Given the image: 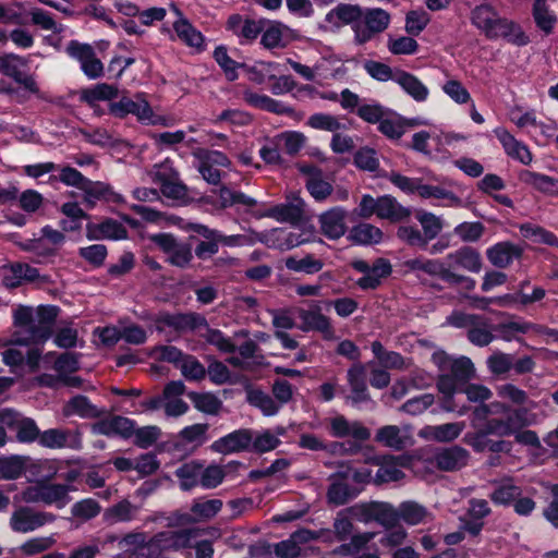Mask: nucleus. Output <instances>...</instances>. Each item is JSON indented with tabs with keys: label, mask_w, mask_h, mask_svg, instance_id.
<instances>
[{
	"label": "nucleus",
	"mask_w": 558,
	"mask_h": 558,
	"mask_svg": "<svg viewBox=\"0 0 558 558\" xmlns=\"http://www.w3.org/2000/svg\"><path fill=\"white\" fill-rule=\"evenodd\" d=\"M470 21L488 40L502 39L515 47H525L531 43L530 36L519 22L500 15L499 11L488 2L475 5L471 10Z\"/></svg>",
	"instance_id": "1"
},
{
	"label": "nucleus",
	"mask_w": 558,
	"mask_h": 558,
	"mask_svg": "<svg viewBox=\"0 0 558 558\" xmlns=\"http://www.w3.org/2000/svg\"><path fill=\"white\" fill-rule=\"evenodd\" d=\"M221 208H229L235 205H243L246 207V213L253 217L260 219L264 217L276 219L279 222L298 223L303 219L304 203L299 199L298 203H284L271 206L265 211L253 210L257 205V201L242 191H234L227 185H220L218 190Z\"/></svg>",
	"instance_id": "2"
},
{
	"label": "nucleus",
	"mask_w": 558,
	"mask_h": 558,
	"mask_svg": "<svg viewBox=\"0 0 558 558\" xmlns=\"http://www.w3.org/2000/svg\"><path fill=\"white\" fill-rule=\"evenodd\" d=\"M148 240L167 255L166 263L169 265L180 269L191 266L194 258L193 246L197 235L190 233L185 241H179L172 233L159 232L149 234Z\"/></svg>",
	"instance_id": "3"
},
{
	"label": "nucleus",
	"mask_w": 558,
	"mask_h": 558,
	"mask_svg": "<svg viewBox=\"0 0 558 558\" xmlns=\"http://www.w3.org/2000/svg\"><path fill=\"white\" fill-rule=\"evenodd\" d=\"M351 267L364 276L356 280V286L363 290H376L381 286L383 279H386L392 274V265L389 259L378 257L369 265L364 259H354L351 262Z\"/></svg>",
	"instance_id": "4"
},
{
	"label": "nucleus",
	"mask_w": 558,
	"mask_h": 558,
	"mask_svg": "<svg viewBox=\"0 0 558 558\" xmlns=\"http://www.w3.org/2000/svg\"><path fill=\"white\" fill-rule=\"evenodd\" d=\"M390 23V14L380 8H363L359 26L354 29V44L365 45L377 34L387 29Z\"/></svg>",
	"instance_id": "5"
},
{
	"label": "nucleus",
	"mask_w": 558,
	"mask_h": 558,
	"mask_svg": "<svg viewBox=\"0 0 558 558\" xmlns=\"http://www.w3.org/2000/svg\"><path fill=\"white\" fill-rule=\"evenodd\" d=\"M70 486L66 484H54L48 480L38 481L36 485L28 486L23 492V499L26 502H44L46 505L56 504L59 509L63 508L68 501Z\"/></svg>",
	"instance_id": "6"
},
{
	"label": "nucleus",
	"mask_w": 558,
	"mask_h": 558,
	"mask_svg": "<svg viewBox=\"0 0 558 558\" xmlns=\"http://www.w3.org/2000/svg\"><path fill=\"white\" fill-rule=\"evenodd\" d=\"M134 98L122 96L118 101L112 100L108 105V113L121 120L125 119L129 114H133L142 123L150 121L154 111L145 94L136 93Z\"/></svg>",
	"instance_id": "7"
},
{
	"label": "nucleus",
	"mask_w": 558,
	"mask_h": 558,
	"mask_svg": "<svg viewBox=\"0 0 558 558\" xmlns=\"http://www.w3.org/2000/svg\"><path fill=\"white\" fill-rule=\"evenodd\" d=\"M371 462L379 466L373 482L375 485L380 486L390 482L402 481L405 474L399 468H407L410 463V459L405 454L393 456L385 453L374 456Z\"/></svg>",
	"instance_id": "8"
},
{
	"label": "nucleus",
	"mask_w": 558,
	"mask_h": 558,
	"mask_svg": "<svg viewBox=\"0 0 558 558\" xmlns=\"http://www.w3.org/2000/svg\"><path fill=\"white\" fill-rule=\"evenodd\" d=\"M65 52L81 64V70L89 80H97L104 75V63L96 57L94 48L89 44L72 39L68 43Z\"/></svg>",
	"instance_id": "9"
},
{
	"label": "nucleus",
	"mask_w": 558,
	"mask_h": 558,
	"mask_svg": "<svg viewBox=\"0 0 558 558\" xmlns=\"http://www.w3.org/2000/svg\"><path fill=\"white\" fill-rule=\"evenodd\" d=\"M180 228L186 232L197 235L193 254L199 260H209L219 252V245L215 235V229L198 222H185Z\"/></svg>",
	"instance_id": "10"
},
{
	"label": "nucleus",
	"mask_w": 558,
	"mask_h": 558,
	"mask_svg": "<svg viewBox=\"0 0 558 558\" xmlns=\"http://www.w3.org/2000/svg\"><path fill=\"white\" fill-rule=\"evenodd\" d=\"M156 330L159 332L163 331V327H169L175 330L179 333H183L186 331H195L202 327H208V322L206 317L196 312H187V313H169L161 312L155 318Z\"/></svg>",
	"instance_id": "11"
},
{
	"label": "nucleus",
	"mask_w": 558,
	"mask_h": 558,
	"mask_svg": "<svg viewBox=\"0 0 558 558\" xmlns=\"http://www.w3.org/2000/svg\"><path fill=\"white\" fill-rule=\"evenodd\" d=\"M54 520L56 515L53 513L34 511L29 507H20L12 513L10 526L14 532L28 533Z\"/></svg>",
	"instance_id": "12"
},
{
	"label": "nucleus",
	"mask_w": 558,
	"mask_h": 558,
	"mask_svg": "<svg viewBox=\"0 0 558 558\" xmlns=\"http://www.w3.org/2000/svg\"><path fill=\"white\" fill-rule=\"evenodd\" d=\"M136 422L122 415H111L100 418L92 425V433L106 437L130 439L135 433Z\"/></svg>",
	"instance_id": "13"
},
{
	"label": "nucleus",
	"mask_w": 558,
	"mask_h": 558,
	"mask_svg": "<svg viewBox=\"0 0 558 558\" xmlns=\"http://www.w3.org/2000/svg\"><path fill=\"white\" fill-rule=\"evenodd\" d=\"M253 429L239 428L215 440L210 445V450L225 456L251 451Z\"/></svg>",
	"instance_id": "14"
},
{
	"label": "nucleus",
	"mask_w": 558,
	"mask_h": 558,
	"mask_svg": "<svg viewBox=\"0 0 558 558\" xmlns=\"http://www.w3.org/2000/svg\"><path fill=\"white\" fill-rule=\"evenodd\" d=\"M243 99L250 107L266 112L287 116L296 120H301L303 117L302 113L296 112L294 108L287 106L284 102L274 99L267 95L252 92L250 89L243 93Z\"/></svg>",
	"instance_id": "15"
},
{
	"label": "nucleus",
	"mask_w": 558,
	"mask_h": 558,
	"mask_svg": "<svg viewBox=\"0 0 558 558\" xmlns=\"http://www.w3.org/2000/svg\"><path fill=\"white\" fill-rule=\"evenodd\" d=\"M86 238L89 241L111 240L120 241L129 238L128 229L113 218H104L99 223L86 225Z\"/></svg>",
	"instance_id": "16"
},
{
	"label": "nucleus",
	"mask_w": 558,
	"mask_h": 558,
	"mask_svg": "<svg viewBox=\"0 0 558 558\" xmlns=\"http://www.w3.org/2000/svg\"><path fill=\"white\" fill-rule=\"evenodd\" d=\"M524 253L520 244L511 241H500L486 250L488 262L496 268H508L514 260L522 258Z\"/></svg>",
	"instance_id": "17"
},
{
	"label": "nucleus",
	"mask_w": 558,
	"mask_h": 558,
	"mask_svg": "<svg viewBox=\"0 0 558 558\" xmlns=\"http://www.w3.org/2000/svg\"><path fill=\"white\" fill-rule=\"evenodd\" d=\"M362 13L363 7L360 4L341 2L325 15V21L332 24L336 28L350 25L354 33V29L360 24Z\"/></svg>",
	"instance_id": "18"
},
{
	"label": "nucleus",
	"mask_w": 558,
	"mask_h": 558,
	"mask_svg": "<svg viewBox=\"0 0 558 558\" xmlns=\"http://www.w3.org/2000/svg\"><path fill=\"white\" fill-rule=\"evenodd\" d=\"M470 454L466 449L454 445L437 451L434 456L435 465L442 472H456L468 464Z\"/></svg>",
	"instance_id": "19"
},
{
	"label": "nucleus",
	"mask_w": 558,
	"mask_h": 558,
	"mask_svg": "<svg viewBox=\"0 0 558 558\" xmlns=\"http://www.w3.org/2000/svg\"><path fill=\"white\" fill-rule=\"evenodd\" d=\"M345 210L341 206H336L319 215L318 221L322 233L329 240H338L344 235L347 226L344 222Z\"/></svg>",
	"instance_id": "20"
},
{
	"label": "nucleus",
	"mask_w": 558,
	"mask_h": 558,
	"mask_svg": "<svg viewBox=\"0 0 558 558\" xmlns=\"http://www.w3.org/2000/svg\"><path fill=\"white\" fill-rule=\"evenodd\" d=\"M298 316L302 322L300 329L308 331H318L324 335L326 339L330 338L333 333L332 326L329 317L322 313L320 306L315 305L314 308L304 310L300 308Z\"/></svg>",
	"instance_id": "21"
},
{
	"label": "nucleus",
	"mask_w": 558,
	"mask_h": 558,
	"mask_svg": "<svg viewBox=\"0 0 558 558\" xmlns=\"http://www.w3.org/2000/svg\"><path fill=\"white\" fill-rule=\"evenodd\" d=\"M449 267H460L470 272H480L483 267V260L480 252L469 245L461 246L446 256Z\"/></svg>",
	"instance_id": "22"
},
{
	"label": "nucleus",
	"mask_w": 558,
	"mask_h": 558,
	"mask_svg": "<svg viewBox=\"0 0 558 558\" xmlns=\"http://www.w3.org/2000/svg\"><path fill=\"white\" fill-rule=\"evenodd\" d=\"M464 441L475 452L481 453L489 451L493 453H509L512 450V442L504 439L494 440L488 435L477 432H469L464 436Z\"/></svg>",
	"instance_id": "23"
},
{
	"label": "nucleus",
	"mask_w": 558,
	"mask_h": 558,
	"mask_svg": "<svg viewBox=\"0 0 558 558\" xmlns=\"http://www.w3.org/2000/svg\"><path fill=\"white\" fill-rule=\"evenodd\" d=\"M376 216L390 222H400L411 216V210L401 205L392 195L386 194L378 197Z\"/></svg>",
	"instance_id": "24"
},
{
	"label": "nucleus",
	"mask_w": 558,
	"mask_h": 558,
	"mask_svg": "<svg viewBox=\"0 0 558 558\" xmlns=\"http://www.w3.org/2000/svg\"><path fill=\"white\" fill-rule=\"evenodd\" d=\"M63 413L65 416L77 415L82 418H99L106 413V410L97 408L88 397L76 395L65 403Z\"/></svg>",
	"instance_id": "25"
},
{
	"label": "nucleus",
	"mask_w": 558,
	"mask_h": 558,
	"mask_svg": "<svg viewBox=\"0 0 558 558\" xmlns=\"http://www.w3.org/2000/svg\"><path fill=\"white\" fill-rule=\"evenodd\" d=\"M531 13L536 27L544 33L550 35L554 33L558 16L547 3V0H533Z\"/></svg>",
	"instance_id": "26"
},
{
	"label": "nucleus",
	"mask_w": 558,
	"mask_h": 558,
	"mask_svg": "<svg viewBox=\"0 0 558 558\" xmlns=\"http://www.w3.org/2000/svg\"><path fill=\"white\" fill-rule=\"evenodd\" d=\"M393 82L417 102H423L428 98L429 90L427 86L410 72L400 70L396 74Z\"/></svg>",
	"instance_id": "27"
},
{
	"label": "nucleus",
	"mask_w": 558,
	"mask_h": 558,
	"mask_svg": "<svg viewBox=\"0 0 558 558\" xmlns=\"http://www.w3.org/2000/svg\"><path fill=\"white\" fill-rule=\"evenodd\" d=\"M119 96V88L117 85L98 83L92 87L82 89L80 100L85 102L88 107H96L97 101H112Z\"/></svg>",
	"instance_id": "28"
},
{
	"label": "nucleus",
	"mask_w": 558,
	"mask_h": 558,
	"mask_svg": "<svg viewBox=\"0 0 558 558\" xmlns=\"http://www.w3.org/2000/svg\"><path fill=\"white\" fill-rule=\"evenodd\" d=\"M173 29L179 39L186 46L193 47L198 51L205 50L204 35L187 19L181 16L173 23Z\"/></svg>",
	"instance_id": "29"
},
{
	"label": "nucleus",
	"mask_w": 558,
	"mask_h": 558,
	"mask_svg": "<svg viewBox=\"0 0 558 558\" xmlns=\"http://www.w3.org/2000/svg\"><path fill=\"white\" fill-rule=\"evenodd\" d=\"M519 179L524 184L551 196H558V179L531 170H522Z\"/></svg>",
	"instance_id": "30"
},
{
	"label": "nucleus",
	"mask_w": 558,
	"mask_h": 558,
	"mask_svg": "<svg viewBox=\"0 0 558 558\" xmlns=\"http://www.w3.org/2000/svg\"><path fill=\"white\" fill-rule=\"evenodd\" d=\"M383 231L371 223L360 222L353 226L349 232L348 240L355 245H373L381 242Z\"/></svg>",
	"instance_id": "31"
},
{
	"label": "nucleus",
	"mask_w": 558,
	"mask_h": 558,
	"mask_svg": "<svg viewBox=\"0 0 558 558\" xmlns=\"http://www.w3.org/2000/svg\"><path fill=\"white\" fill-rule=\"evenodd\" d=\"M302 171L310 174L306 181V190L316 201L322 202L331 195L333 187L322 178L320 169L308 166L303 168Z\"/></svg>",
	"instance_id": "32"
},
{
	"label": "nucleus",
	"mask_w": 558,
	"mask_h": 558,
	"mask_svg": "<svg viewBox=\"0 0 558 558\" xmlns=\"http://www.w3.org/2000/svg\"><path fill=\"white\" fill-rule=\"evenodd\" d=\"M246 401L250 405L260 410L265 416H274L280 411V404L275 401L274 397L259 388H247Z\"/></svg>",
	"instance_id": "33"
},
{
	"label": "nucleus",
	"mask_w": 558,
	"mask_h": 558,
	"mask_svg": "<svg viewBox=\"0 0 558 558\" xmlns=\"http://www.w3.org/2000/svg\"><path fill=\"white\" fill-rule=\"evenodd\" d=\"M498 140L501 143L508 156L519 160L523 165H530L532 161V154L526 145L515 140V137L508 131H502L498 134Z\"/></svg>",
	"instance_id": "34"
},
{
	"label": "nucleus",
	"mask_w": 558,
	"mask_h": 558,
	"mask_svg": "<svg viewBox=\"0 0 558 558\" xmlns=\"http://www.w3.org/2000/svg\"><path fill=\"white\" fill-rule=\"evenodd\" d=\"M203 463L197 460L183 463L179 466L174 475L180 481V488L183 492H189L199 485V476Z\"/></svg>",
	"instance_id": "35"
},
{
	"label": "nucleus",
	"mask_w": 558,
	"mask_h": 558,
	"mask_svg": "<svg viewBox=\"0 0 558 558\" xmlns=\"http://www.w3.org/2000/svg\"><path fill=\"white\" fill-rule=\"evenodd\" d=\"M376 536L375 532H362L351 535L349 543H342L333 549V554L342 557L359 555L367 548V545Z\"/></svg>",
	"instance_id": "36"
},
{
	"label": "nucleus",
	"mask_w": 558,
	"mask_h": 558,
	"mask_svg": "<svg viewBox=\"0 0 558 558\" xmlns=\"http://www.w3.org/2000/svg\"><path fill=\"white\" fill-rule=\"evenodd\" d=\"M290 28L279 21L269 22V25L262 32L260 45L268 50L284 48L288 41L283 39V32Z\"/></svg>",
	"instance_id": "37"
},
{
	"label": "nucleus",
	"mask_w": 558,
	"mask_h": 558,
	"mask_svg": "<svg viewBox=\"0 0 558 558\" xmlns=\"http://www.w3.org/2000/svg\"><path fill=\"white\" fill-rule=\"evenodd\" d=\"M532 324L522 320H509L500 322L492 325V330L495 333V338L502 339L505 341L513 340L517 335H525L531 330Z\"/></svg>",
	"instance_id": "38"
},
{
	"label": "nucleus",
	"mask_w": 558,
	"mask_h": 558,
	"mask_svg": "<svg viewBox=\"0 0 558 558\" xmlns=\"http://www.w3.org/2000/svg\"><path fill=\"white\" fill-rule=\"evenodd\" d=\"M284 264L289 270L306 275L317 274L324 267V262L316 258L313 254H306L303 258L289 256L286 258Z\"/></svg>",
	"instance_id": "39"
},
{
	"label": "nucleus",
	"mask_w": 558,
	"mask_h": 558,
	"mask_svg": "<svg viewBox=\"0 0 558 558\" xmlns=\"http://www.w3.org/2000/svg\"><path fill=\"white\" fill-rule=\"evenodd\" d=\"M222 506L221 499L196 498L191 505V512L195 514L198 523L206 522L216 517Z\"/></svg>",
	"instance_id": "40"
},
{
	"label": "nucleus",
	"mask_w": 558,
	"mask_h": 558,
	"mask_svg": "<svg viewBox=\"0 0 558 558\" xmlns=\"http://www.w3.org/2000/svg\"><path fill=\"white\" fill-rule=\"evenodd\" d=\"M400 521L408 525H417L425 521L428 510L423 505L414 500L402 501L399 507Z\"/></svg>",
	"instance_id": "41"
},
{
	"label": "nucleus",
	"mask_w": 558,
	"mask_h": 558,
	"mask_svg": "<svg viewBox=\"0 0 558 558\" xmlns=\"http://www.w3.org/2000/svg\"><path fill=\"white\" fill-rule=\"evenodd\" d=\"M213 58L225 73L229 82H234L239 78L238 70L241 69L243 62L233 60L229 54L227 47L219 45L215 48Z\"/></svg>",
	"instance_id": "42"
},
{
	"label": "nucleus",
	"mask_w": 558,
	"mask_h": 558,
	"mask_svg": "<svg viewBox=\"0 0 558 558\" xmlns=\"http://www.w3.org/2000/svg\"><path fill=\"white\" fill-rule=\"evenodd\" d=\"M522 489L520 486L514 485L511 482H504L492 492L489 495L490 500L496 506H512L514 500L520 497Z\"/></svg>",
	"instance_id": "43"
},
{
	"label": "nucleus",
	"mask_w": 558,
	"mask_h": 558,
	"mask_svg": "<svg viewBox=\"0 0 558 558\" xmlns=\"http://www.w3.org/2000/svg\"><path fill=\"white\" fill-rule=\"evenodd\" d=\"M186 396L193 402L195 409L205 414L215 415L222 407V402L210 392L190 391Z\"/></svg>",
	"instance_id": "44"
},
{
	"label": "nucleus",
	"mask_w": 558,
	"mask_h": 558,
	"mask_svg": "<svg viewBox=\"0 0 558 558\" xmlns=\"http://www.w3.org/2000/svg\"><path fill=\"white\" fill-rule=\"evenodd\" d=\"M137 510L128 499H123L106 509L104 519L106 522L113 524L117 522H130L134 512Z\"/></svg>",
	"instance_id": "45"
},
{
	"label": "nucleus",
	"mask_w": 558,
	"mask_h": 558,
	"mask_svg": "<svg viewBox=\"0 0 558 558\" xmlns=\"http://www.w3.org/2000/svg\"><path fill=\"white\" fill-rule=\"evenodd\" d=\"M415 218L423 228L422 234L427 244L429 241L436 239L442 230V220L433 213L418 210L416 211Z\"/></svg>",
	"instance_id": "46"
},
{
	"label": "nucleus",
	"mask_w": 558,
	"mask_h": 558,
	"mask_svg": "<svg viewBox=\"0 0 558 558\" xmlns=\"http://www.w3.org/2000/svg\"><path fill=\"white\" fill-rule=\"evenodd\" d=\"M357 496V492L347 483L333 482L327 490V500L335 506H343Z\"/></svg>",
	"instance_id": "47"
},
{
	"label": "nucleus",
	"mask_w": 558,
	"mask_h": 558,
	"mask_svg": "<svg viewBox=\"0 0 558 558\" xmlns=\"http://www.w3.org/2000/svg\"><path fill=\"white\" fill-rule=\"evenodd\" d=\"M521 231L525 238L531 239L533 242L558 248V236L541 226L524 223L521 226Z\"/></svg>",
	"instance_id": "48"
},
{
	"label": "nucleus",
	"mask_w": 558,
	"mask_h": 558,
	"mask_svg": "<svg viewBox=\"0 0 558 558\" xmlns=\"http://www.w3.org/2000/svg\"><path fill=\"white\" fill-rule=\"evenodd\" d=\"M397 119H388L383 118V120L378 123L377 130L385 135L389 140L398 141L405 133V126L409 125V122L402 116L392 112Z\"/></svg>",
	"instance_id": "49"
},
{
	"label": "nucleus",
	"mask_w": 558,
	"mask_h": 558,
	"mask_svg": "<svg viewBox=\"0 0 558 558\" xmlns=\"http://www.w3.org/2000/svg\"><path fill=\"white\" fill-rule=\"evenodd\" d=\"M27 336L24 338H17L16 343L21 345H43L53 335V329L46 327L38 323H33L26 328Z\"/></svg>",
	"instance_id": "50"
},
{
	"label": "nucleus",
	"mask_w": 558,
	"mask_h": 558,
	"mask_svg": "<svg viewBox=\"0 0 558 558\" xmlns=\"http://www.w3.org/2000/svg\"><path fill=\"white\" fill-rule=\"evenodd\" d=\"M374 521L385 529L396 527L400 522L399 509L389 502L377 501Z\"/></svg>",
	"instance_id": "51"
},
{
	"label": "nucleus",
	"mask_w": 558,
	"mask_h": 558,
	"mask_svg": "<svg viewBox=\"0 0 558 558\" xmlns=\"http://www.w3.org/2000/svg\"><path fill=\"white\" fill-rule=\"evenodd\" d=\"M375 440L395 450H402L405 447V442L400 435V428L397 425L380 427L376 432Z\"/></svg>",
	"instance_id": "52"
},
{
	"label": "nucleus",
	"mask_w": 558,
	"mask_h": 558,
	"mask_svg": "<svg viewBox=\"0 0 558 558\" xmlns=\"http://www.w3.org/2000/svg\"><path fill=\"white\" fill-rule=\"evenodd\" d=\"M25 458L21 456H11L0 458V478L16 480L25 470Z\"/></svg>",
	"instance_id": "53"
},
{
	"label": "nucleus",
	"mask_w": 558,
	"mask_h": 558,
	"mask_svg": "<svg viewBox=\"0 0 558 558\" xmlns=\"http://www.w3.org/2000/svg\"><path fill=\"white\" fill-rule=\"evenodd\" d=\"M466 336L468 340L477 347H486L495 339L492 325L488 326L481 316L477 324L468 329Z\"/></svg>",
	"instance_id": "54"
},
{
	"label": "nucleus",
	"mask_w": 558,
	"mask_h": 558,
	"mask_svg": "<svg viewBox=\"0 0 558 558\" xmlns=\"http://www.w3.org/2000/svg\"><path fill=\"white\" fill-rule=\"evenodd\" d=\"M449 374L462 386L474 376L475 367L470 357L460 356L452 361Z\"/></svg>",
	"instance_id": "55"
},
{
	"label": "nucleus",
	"mask_w": 558,
	"mask_h": 558,
	"mask_svg": "<svg viewBox=\"0 0 558 558\" xmlns=\"http://www.w3.org/2000/svg\"><path fill=\"white\" fill-rule=\"evenodd\" d=\"M392 113L379 102L364 104L357 107L355 114L369 124H378L384 117Z\"/></svg>",
	"instance_id": "56"
},
{
	"label": "nucleus",
	"mask_w": 558,
	"mask_h": 558,
	"mask_svg": "<svg viewBox=\"0 0 558 558\" xmlns=\"http://www.w3.org/2000/svg\"><path fill=\"white\" fill-rule=\"evenodd\" d=\"M429 14L421 10H411L405 15V32L410 36H418L429 24Z\"/></svg>",
	"instance_id": "57"
},
{
	"label": "nucleus",
	"mask_w": 558,
	"mask_h": 558,
	"mask_svg": "<svg viewBox=\"0 0 558 558\" xmlns=\"http://www.w3.org/2000/svg\"><path fill=\"white\" fill-rule=\"evenodd\" d=\"M453 232L465 243L477 242L485 232L481 221H464L454 227Z\"/></svg>",
	"instance_id": "58"
},
{
	"label": "nucleus",
	"mask_w": 558,
	"mask_h": 558,
	"mask_svg": "<svg viewBox=\"0 0 558 558\" xmlns=\"http://www.w3.org/2000/svg\"><path fill=\"white\" fill-rule=\"evenodd\" d=\"M27 65V60L16 53H3L0 58V73L14 81L21 72V68Z\"/></svg>",
	"instance_id": "59"
},
{
	"label": "nucleus",
	"mask_w": 558,
	"mask_h": 558,
	"mask_svg": "<svg viewBox=\"0 0 558 558\" xmlns=\"http://www.w3.org/2000/svg\"><path fill=\"white\" fill-rule=\"evenodd\" d=\"M306 125L314 130L328 131V132H337L341 129H345L343 124H341L335 116L324 112H317L312 114Z\"/></svg>",
	"instance_id": "60"
},
{
	"label": "nucleus",
	"mask_w": 558,
	"mask_h": 558,
	"mask_svg": "<svg viewBox=\"0 0 558 558\" xmlns=\"http://www.w3.org/2000/svg\"><path fill=\"white\" fill-rule=\"evenodd\" d=\"M353 163L356 168L369 172L376 171L379 167L376 150L368 146L361 147L355 151Z\"/></svg>",
	"instance_id": "61"
},
{
	"label": "nucleus",
	"mask_w": 558,
	"mask_h": 558,
	"mask_svg": "<svg viewBox=\"0 0 558 558\" xmlns=\"http://www.w3.org/2000/svg\"><path fill=\"white\" fill-rule=\"evenodd\" d=\"M226 472L222 466L218 464H209L202 468L199 476V486L204 489H213L218 487L225 480Z\"/></svg>",
	"instance_id": "62"
},
{
	"label": "nucleus",
	"mask_w": 558,
	"mask_h": 558,
	"mask_svg": "<svg viewBox=\"0 0 558 558\" xmlns=\"http://www.w3.org/2000/svg\"><path fill=\"white\" fill-rule=\"evenodd\" d=\"M78 255L94 268H99L105 264L108 256V248L104 244H92L80 247Z\"/></svg>",
	"instance_id": "63"
},
{
	"label": "nucleus",
	"mask_w": 558,
	"mask_h": 558,
	"mask_svg": "<svg viewBox=\"0 0 558 558\" xmlns=\"http://www.w3.org/2000/svg\"><path fill=\"white\" fill-rule=\"evenodd\" d=\"M16 429V440L21 444H32L38 441L40 429L35 420L23 417L20 420Z\"/></svg>",
	"instance_id": "64"
}]
</instances>
